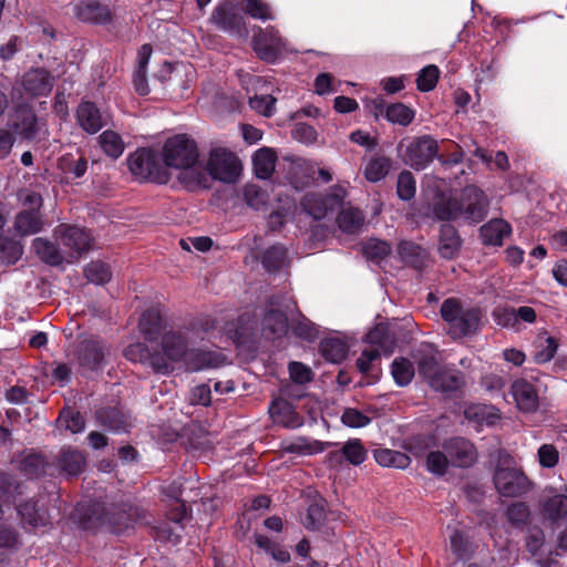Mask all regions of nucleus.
Segmentation results:
<instances>
[{"label":"nucleus","instance_id":"14","mask_svg":"<svg viewBox=\"0 0 567 567\" xmlns=\"http://www.w3.org/2000/svg\"><path fill=\"white\" fill-rule=\"evenodd\" d=\"M251 44L257 56L267 63H275L285 48L279 31L274 27L258 28V32L252 37Z\"/></svg>","mask_w":567,"mask_h":567},{"label":"nucleus","instance_id":"5","mask_svg":"<svg viewBox=\"0 0 567 567\" xmlns=\"http://www.w3.org/2000/svg\"><path fill=\"white\" fill-rule=\"evenodd\" d=\"M440 313L449 324V334L453 339H461L475 333L480 324V310L464 308L456 298H447L443 301Z\"/></svg>","mask_w":567,"mask_h":567},{"label":"nucleus","instance_id":"17","mask_svg":"<svg viewBox=\"0 0 567 567\" xmlns=\"http://www.w3.org/2000/svg\"><path fill=\"white\" fill-rule=\"evenodd\" d=\"M97 424L111 432H127L132 426L131 415L120 405H105L95 411Z\"/></svg>","mask_w":567,"mask_h":567},{"label":"nucleus","instance_id":"44","mask_svg":"<svg viewBox=\"0 0 567 567\" xmlns=\"http://www.w3.org/2000/svg\"><path fill=\"white\" fill-rule=\"evenodd\" d=\"M390 252V246L385 241L369 239L363 246V255L367 259L380 265L386 262V256Z\"/></svg>","mask_w":567,"mask_h":567},{"label":"nucleus","instance_id":"64","mask_svg":"<svg viewBox=\"0 0 567 567\" xmlns=\"http://www.w3.org/2000/svg\"><path fill=\"white\" fill-rule=\"evenodd\" d=\"M63 169L65 173L73 175L74 178H80L87 169V161L84 157H79L78 159L64 157Z\"/></svg>","mask_w":567,"mask_h":567},{"label":"nucleus","instance_id":"57","mask_svg":"<svg viewBox=\"0 0 567 567\" xmlns=\"http://www.w3.org/2000/svg\"><path fill=\"white\" fill-rule=\"evenodd\" d=\"M539 465L544 468H553L558 464L559 452L553 444H543L537 451Z\"/></svg>","mask_w":567,"mask_h":567},{"label":"nucleus","instance_id":"7","mask_svg":"<svg viewBox=\"0 0 567 567\" xmlns=\"http://www.w3.org/2000/svg\"><path fill=\"white\" fill-rule=\"evenodd\" d=\"M131 173L148 182L166 184L169 181L167 169L162 165L156 152L151 148H138L127 158Z\"/></svg>","mask_w":567,"mask_h":567},{"label":"nucleus","instance_id":"4","mask_svg":"<svg viewBox=\"0 0 567 567\" xmlns=\"http://www.w3.org/2000/svg\"><path fill=\"white\" fill-rule=\"evenodd\" d=\"M513 458L508 454H499L493 482L497 493L503 497H520L530 493L535 484L520 467L512 466Z\"/></svg>","mask_w":567,"mask_h":567},{"label":"nucleus","instance_id":"13","mask_svg":"<svg viewBox=\"0 0 567 567\" xmlns=\"http://www.w3.org/2000/svg\"><path fill=\"white\" fill-rule=\"evenodd\" d=\"M210 21L221 31L238 38H246L248 30L244 17L230 1L219 3L210 16Z\"/></svg>","mask_w":567,"mask_h":567},{"label":"nucleus","instance_id":"8","mask_svg":"<svg viewBox=\"0 0 567 567\" xmlns=\"http://www.w3.org/2000/svg\"><path fill=\"white\" fill-rule=\"evenodd\" d=\"M437 142L430 135L406 138L398 145L399 155L415 169L425 168L437 155Z\"/></svg>","mask_w":567,"mask_h":567},{"label":"nucleus","instance_id":"48","mask_svg":"<svg viewBox=\"0 0 567 567\" xmlns=\"http://www.w3.org/2000/svg\"><path fill=\"white\" fill-rule=\"evenodd\" d=\"M244 199L249 207L258 210L266 205L268 195L258 185L247 184L244 187Z\"/></svg>","mask_w":567,"mask_h":567},{"label":"nucleus","instance_id":"23","mask_svg":"<svg viewBox=\"0 0 567 567\" xmlns=\"http://www.w3.org/2000/svg\"><path fill=\"white\" fill-rule=\"evenodd\" d=\"M289 322L287 315L278 309H268L261 319V332L267 340H277L287 334Z\"/></svg>","mask_w":567,"mask_h":567},{"label":"nucleus","instance_id":"28","mask_svg":"<svg viewBox=\"0 0 567 567\" xmlns=\"http://www.w3.org/2000/svg\"><path fill=\"white\" fill-rule=\"evenodd\" d=\"M32 248L37 256L47 265L60 266L65 258L60 248L49 239L37 237L32 240Z\"/></svg>","mask_w":567,"mask_h":567},{"label":"nucleus","instance_id":"35","mask_svg":"<svg viewBox=\"0 0 567 567\" xmlns=\"http://www.w3.org/2000/svg\"><path fill=\"white\" fill-rule=\"evenodd\" d=\"M287 248L276 244L267 248L261 255V264L269 272L279 271L287 262Z\"/></svg>","mask_w":567,"mask_h":567},{"label":"nucleus","instance_id":"51","mask_svg":"<svg viewBox=\"0 0 567 567\" xmlns=\"http://www.w3.org/2000/svg\"><path fill=\"white\" fill-rule=\"evenodd\" d=\"M449 464L451 462L445 452H431L426 457V468L435 475H444Z\"/></svg>","mask_w":567,"mask_h":567},{"label":"nucleus","instance_id":"58","mask_svg":"<svg viewBox=\"0 0 567 567\" xmlns=\"http://www.w3.org/2000/svg\"><path fill=\"white\" fill-rule=\"evenodd\" d=\"M415 117V111L403 104L392 103V124L408 126Z\"/></svg>","mask_w":567,"mask_h":567},{"label":"nucleus","instance_id":"18","mask_svg":"<svg viewBox=\"0 0 567 567\" xmlns=\"http://www.w3.org/2000/svg\"><path fill=\"white\" fill-rule=\"evenodd\" d=\"M53 465L59 470L60 474L75 477L84 471L86 458L78 449L65 446L54 457Z\"/></svg>","mask_w":567,"mask_h":567},{"label":"nucleus","instance_id":"30","mask_svg":"<svg viewBox=\"0 0 567 567\" xmlns=\"http://www.w3.org/2000/svg\"><path fill=\"white\" fill-rule=\"evenodd\" d=\"M364 216L358 208H342L337 217L338 227L342 233L354 235L363 227Z\"/></svg>","mask_w":567,"mask_h":567},{"label":"nucleus","instance_id":"56","mask_svg":"<svg viewBox=\"0 0 567 567\" xmlns=\"http://www.w3.org/2000/svg\"><path fill=\"white\" fill-rule=\"evenodd\" d=\"M341 421L349 427H363L370 423V417L354 408L344 409Z\"/></svg>","mask_w":567,"mask_h":567},{"label":"nucleus","instance_id":"42","mask_svg":"<svg viewBox=\"0 0 567 567\" xmlns=\"http://www.w3.org/2000/svg\"><path fill=\"white\" fill-rule=\"evenodd\" d=\"M84 275L89 281L103 285L111 280L112 271L107 264L101 260H93L85 267Z\"/></svg>","mask_w":567,"mask_h":567},{"label":"nucleus","instance_id":"20","mask_svg":"<svg viewBox=\"0 0 567 567\" xmlns=\"http://www.w3.org/2000/svg\"><path fill=\"white\" fill-rule=\"evenodd\" d=\"M73 12L80 21L86 23L105 24L112 20L109 7L97 0H82L74 4Z\"/></svg>","mask_w":567,"mask_h":567},{"label":"nucleus","instance_id":"63","mask_svg":"<svg viewBox=\"0 0 567 567\" xmlns=\"http://www.w3.org/2000/svg\"><path fill=\"white\" fill-rule=\"evenodd\" d=\"M289 374L293 382L305 384L311 381L312 371L301 362L292 361L289 363Z\"/></svg>","mask_w":567,"mask_h":567},{"label":"nucleus","instance_id":"39","mask_svg":"<svg viewBox=\"0 0 567 567\" xmlns=\"http://www.w3.org/2000/svg\"><path fill=\"white\" fill-rule=\"evenodd\" d=\"M48 463L40 454L25 455L20 464L19 470L28 478H37L45 471Z\"/></svg>","mask_w":567,"mask_h":567},{"label":"nucleus","instance_id":"31","mask_svg":"<svg viewBox=\"0 0 567 567\" xmlns=\"http://www.w3.org/2000/svg\"><path fill=\"white\" fill-rule=\"evenodd\" d=\"M18 513L24 525L31 528L45 526L48 522L47 514L38 507V502L34 499L25 501L18 506Z\"/></svg>","mask_w":567,"mask_h":567},{"label":"nucleus","instance_id":"11","mask_svg":"<svg viewBox=\"0 0 567 567\" xmlns=\"http://www.w3.org/2000/svg\"><path fill=\"white\" fill-rule=\"evenodd\" d=\"M109 349L105 342L95 334H81L74 346V357L78 364L90 371L101 369Z\"/></svg>","mask_w":567,"mask_h":567},{"label":"nucleus","instance_id":"2","mask_svg":"<svg viewBox=\"0 0 567 567\" xmlns=\"http://www.w3.org/2000/svg\"><path fill=\"white\" fill-rule=\"evenodd\" d=\"M150 518L145 509L131 504H96L89 508L81 524L84 529L105 528L110 533L122 534L134 525H150Z\"/></svg>","mask_w":567,"mask_h":567},{"label":"nucleus","instance_id":"34","mask_svg":"<svg viewBox=\"0 0 567 567\" xmlns=\"http://www.w3.org/2000/svg\"><path fill=\"white\" fill-rule=\"evenodd\" d=\"M252 165L255 175L260 179H267L275 172L276 155L270 148H260L252 157Z\"/></svg>","mask_w":567,"mask_h":567},{"label":"nucleus","instance_id":"29","mask_svg":"<svg viewBox=\"0 0 567 567\" xmlns=\"http://www.w3.org/2000/svg\"><path fill=\"white\" fill-rule=\"evenodd\" d=\"M485 245L501 246L506 236L511 234V226L503 219H493L480 229Z\"/></svg>","mask_w":567,"mask_h":567},{"label":"nucleus","instance_id":"10","mask_svg":"<svg viewBox=\"0 0 567 567\" xmlns=\"http://www.w3.org/2000/svg\"><path fill=\"white\" fill-rule=\"evenodd\" d=\"M206 169L217 181L235 183L241 173V162L235 153L224 147L213 148L207 159Z\"/></svg>","mask_w":567,"mask_h":567},{"label":"nucleus","instance_id":"21","mask_svg":"<svg viewBox=\"0 0 567 567\" xmlns=\"http://www.w3.org/2000/svg\"><path fill=\"white\" fill-rule=\"evenodd\" d=\"M511 393L519 411L535 412L538 409L539 398L537 390L526 379L515 380L512 383Z\"/></svg>","mask_w":567,"mask_h":567},{"label":"nucleus","instance_id":"40","mask_svg":"<svg viewBox=\"0 0 567 567\" xmlns=\"http://www.w3.org/2000/svg\"><path fill=\"white\" fill-rule=\"evenodd\" d=\"M401 260L415 268L421 267L424 260V250L412 241H402L398 247Z\"/></svg>","mask_w":567,"mask_h":567},{"label":"nucleus","instance_id":"60","mask_svg":"<svg viewBox=\"0 0 567 567\" xmlns=\"http://www.w3.org/2000/svg\"><path fill=\"white\" fill-rule=\"evenodd\" d=\"M320 195H311L306 197L303 206L306 212L312 216L316 220H320L327 217L329 210L324 203L321 202Z\"/></svg>","mask_w":567,"mask_h":567},{"label":"nucleus","instance_id":"50","mask_svg":"<svg viewBox=\"0 0 567 567\" xmlns=\"http://www.w3.org/2000/svg\"><path fill=\"white\" fill-rule=\"evenodd\" d=\"M390 162L388 158H374L369 162L364 169V175L370 182H379L388 175Z\"/></svg>","mask_w":567,"mask_h":567},{"label":"nucleus","instance_id":"15","mask_svg":"<svg viewBox=\"0 0 567 567\" xmlns=\"http://www.w3.org/2000/svg\"><path fill=\"white\" fill-rule=\"evenodd\" d=\"M24 93L31 97L47 96L54 85V78L44 68H31L21 78Z\"/></svg>","mask_w":567,"mask_h":567},{"label":"nucleus","instance_id":"47","mask_svg":"<svg viewBox=\"0 0 567 567\" xmlns=\"http://www.w3.org/2000/svg\"><path fill=\"white\" fill-rule=\"evenodd\" d=\"M58 421L70 432L81 433L85 429V420L79 411L63 410L61 411Z\"/></svg>","mask_w":567,"mask_h":567},{"label":"nucleus","instance_id":"43","mask_svg":"<svg viewBox=\"0 0 567 567\" xmlns=\"http://www.w3.org/2000/svg\"><path fill=\"white\" fill-rule=\"evenodd\" d=\"M440 69L429 64L420 70L416 76V87L420 92H430L435 89L440 79Z\"/></svg>","mask_w":567,"mask_h":567},{"label":"nucleus","instance_id":"37","mask_svg":"<svg viewBox=\"0 0 567 567\" xmlns=\"http://www.w3.org/2000/svg\"><path fill=\"white\" fill-rule=\"evenodd\" d=\"M99 143L102 151L113 159L118 158L125 148L122 136L112 130L104 131L99 136Z\"/></svg>","mask_w":567,"mask_h":567},{"label":"nucleus","instance_id":"6","mask_svg":"<svg viewBox=\"0 0 567 567\" xmlns=\"http://www.w3.org/2000/svg\"><path fill=\"white\" fill-rule=\"evenodd\" d=\"M164 163L168 167L185 169L183 179L193 175V171H187L196 164L198 159V150L194 140L185 134H178L167 138L163 147Z\"/></svg>","mask_w":567,"mask_h":567},{"label":"nucleus","instance_id":"54","mask_svg":"<svg viewBox=\"0 0 567 567\" xmlns=\"http://www.w3.org/2000/svg\"><path fill=\"white\" fill-rule=\"evenodd\" d=\"M292 333L302 340L313 341L317 339L318 330L316 326L305 317L292 324Z\"/></svg>","mask_w":567,"mask_h":567},{"label":"nucleus","instance_id":"26","mask_svg":"<svg viewBox=\"0 0 567 567\" xmlns=\"http://www.w3.org/2000/svg\"><path fill=\"white\" fill-rule=\"evenodd\" d=\"M462 245V239L456 228L450 224H443L440 228L439 252L445 259L456 256Z\"/></svg>","mask_w":567,"mask_h":567},{"label":"nucleus","instance_id":"12","mask_svg":"<svg viewBox=\"0 0 567 567\" xmlns=\"http://www.w3.org/2000/svg\"><path fill=\"white\" fill-rule=\"evenodd\" d=\"M53 233L61 245L68 249L71 258H80L91 249L94 243L90 230L74 225L61 224L54 228Z\"/></svg>","mask_w":567,"mask_h":567},{"label":"nucleus","instance_id":"27","mask_svg":"<svg viewBox=\"0 0 567 567\" xmlns=\"http://www.w3.org/2000/svg\"><path fill=\"white\" fill-rule=\"evenodd\" d=\"M43 220L37 209H25L17 214L14 230L22 237L38 234L43 229Z\"/></svg>","mask_w":567,"mask_h":567},{"label":"nucleus","instance_id":"33","mask_svg":"<svg viewBox=\"0 0 567 567\" xmlns=\"http://www.w3.org/2000/svg\"><path fill=\"white\" fill-rule=\"evenodd\" d=\"M504 516L512 528L522 530L529 522L530 509L525 502H513L506 506Z\"/></svg>","mask_w":567,"mask_h":567},{"label":"nucleus","instance_id":"59","mask_svg":"<svg viewBox=\"0 0 567 567\" xmlns=\"http://www.w3.org/2000/svg\"><path fill=\"white\" fill-rule=\"evenodd\" d=\"M364 103L365 107L375 117V120L382 117L386 121H390V105L384 101L383 97H367Z\"/></svg>","mask_w":567,"mask_h":567},{"label":"nucleus","instance_id":"52","mask_svg":"<svg viewBox=\"0 0 567 567\" xmlns=\"http://www.w3.org/2000/svg\"><path fill=\"white\" fill-rule=\"evenodd\" d=\"M151 535L161 543L176 545L181 542V535L177 534L168 523H161L151 527Z\"/></svg>","mask_w":567,"mask_h":567},{"label":"nucleus","instance_id":"38","mask_svg":"<svg viewBox=\"0 0 567 567\" xmlns=\"http://www.w3.org/2000/svg\"><path fill=\"white\" fill-rule=\"evenodd\" d=\"M23 254L20 241L0 234V259L8 265H14Z\"/></svg>","mask_w":567,"mask_h":567},{"label":"nucleus","instance_id":"3","mask_svg":"<svg viewBox=\"0 0 567 567\" xmlns=\"http://www.w3.org/2000/svg\"><path fill=\"white\" fill-rule=\"evenodd\" d=\"M417 371L431 389L446 395L458 391L465 383L462 372L441 365L434 355H423L417 362Z\"/></svg>","mask_w":567,"mask_h":567},{"label":"nucleus","instance_id":"22","mask_svg":"<svg viewBox=\"0 0 567 567\" xmlns=\"http://www.w3.org/2000/svg\"><path fill=\"white\" fill-rule=\"evenodd\" d=\"M269 413L275 423L287 429H298L303 424V417L291 403L284 399L274 400L269 406Z\"/></svg>","mask_w":567,"mask_h":567},{"label":"nucleus","instance_id":"9","mask_svg":"<svg viewBox=\"0 0 567 567\" xmlns=\"http://www.w3.org/2000/svg\"><path fill=\"white\" fill-rule=\"evenodd\" d=\"M538 508L543 522L550 527L559 526L567 520V485L559 488L546 486Z\"/></svg>","mask_w":567,"mask_h":567},{"label":"nucleus","instance_id":"49","mask_svg":"<svg viewBox=\"0 0 567 567\" xmlns=\"http://www.w3.org/2000/svg\"><path fill=\"white\" fill-rule=\"evenodd\" d=\"M276 97L270 94H261L249 97V106L264 116H271L275 113Z\"/></svg>","mask_w":567,"mask_h":567},{"label":"nucleus","instance_id":"45","mask_svg":"<svg viewBox=\"0 0 567 567\" xmlns=\"http://www.w3.org/2000/svg\"><path fill=\"white\" fill-rule=\"evenodd\" d=\"M341 453L352 465H360L365 461L367 450L359 439L349 440L343 444Z\"/></svg>","mask_w":567,"mask_h":567},{"label":"nucleus","instance_id":"19","mask_svg":"<svg viewBox=\"0 0 567 567\" xmlns=\"http://www.w3.org/2000/svg\"><path fill=\"white\" fill-rule=\"evenodd\" d=\"M76 121L87 134H95L107 124V117L90 101H82L76 109Z\"/></svg>","mask_w":567,"mask_h":567},{"label":"nucleus","instance_id":"41","mask_svg":"<svg viewBox=\"0 0 567 567\" xmlns=\"http://www.w3.org/2000/svg\"><path fill=\"white\" fill-rule=\"evenodd\" d=\"M415 374L413 363L404 358L395 359L392 362V378L400 386L408 385Z\"/></svg>","mask_w":567,"mask_h":567},{"label":"nucleus","instance_id":"25","mask_svg":"<svg viewBox=\"0 0 567 567\" xmlns=\"http://www.w3.org/2000/svg\"><path fill=\"white\" fill-rule=\"evenodd\" d=\"M12 128L17 135L27 141H32L39 133L38 117L34 111L28 106L18 107Z\"/></svg>","mask_w":567,"mask_h":567},{"label":"nucleus","instance_id":"24","mask_svg":"<svg viewBox=\"0 0 567 567\" xmlns=\"http://www.w3.org/2000/svg\"><path fill=\"white\" fill-rule=\"evenodd\" d=\"M161 347L169 361L177 362L185 358L188 352V341L183 331H166L161 339Z\"/></svg>","mask_w":567,"mask_h":567},{"label":"nucleus","instance_id":"61","mask_svg":"<svg viewBox=\"0 0 567 567\" xmlns=\"http://www.w3.org/2000/svg\"><path fill=\"white\" fill-rule=\"evenodd\" d=\"M19 545L18 530L12 526L0 524V548L17 549Z\"/></svg>","mask_w":567,"mask_h":567},{"label":"nucleus","instance_id":"1","mask_svg":"<svg viewBox=\"0 0 567 567\" xmlns=\"http://www.w3.org/2000/svg\"><path fill=\"white\" fill-rule=\"evenodd\" d=\"M489 202L485 193L475 185H467L460 195L439 193L432 204L434 217L442 221L460 218L470 224L481 223L487 215Z\"/></svg>","mask_w":567,"mask_h":567},{"label":"nucleus","instance_id":"16","mask_svg":"<svg viewBox=\"0 0 567 567\" xmlns=\"http://www.w3.org/2000/svg\"><path fill=\"white\" fill-rule=\"evenodd\" d=\"M451 465L456 467H470L477 460V451L474 444L464 437H452L443 444Z\"/></svg>","mask_w":567,"mask_h":567},{"label":"nucleus","instance_id":"62","mask_svg":"<svg viewBox=\"0 0 567 567\" xmlns=\"http://www.w3.org/2000/svg\"><path fill=\"white\" fill-rule=\"evenodd\" d=\"M344 196L346 190L340 186H333L329 193L320 195L321 202L324 203L329 213L342 207Z\"/></svg>","mask_w":567,"mask_h":567},{"label":"nucleus","instance_id":"55","mask_svg":"<svg viewBox=\"0 0 567 567\" xmlns=\"http://www.w3.org/2000/svg\"><path fill=\"white\" fill-rule=\"evenodd\" d=\"M326 518V512L322 505L318 503L311 504L307 509V515L305 517V526L308 529H319L323 524Z\"/></svg>","mask_w":567,"mask_h":567},{"label":"nucleus","instance_id":"32","mask_svg":"<svg viewBox=\"0 0 567 567\" xmlns=\"http://www.w3.org/2000/svg\"><path fill=\"white\" fill-rule=\"evenodd\" d=\"M138 329L145 340L155 341L162 329V317L159 312L154 308L145 310L140 318Z\"/></svg>","mask_w":567,"mask_h":567},{"label":"nucleus","instance_id":"36","mask_svg":"<svg viewBox=\"0 0 567 567\" xmlns=\"http://www.w3.org/2000/svg\"><path fill=\"white\" fill-rule=\"evenodd\" d=\"M320 352L322 357L332 363H341L348 355V344L338 338H328L321 341Z\"/></svg>","mask_w":567,"mask_h":567},{"label":"nucleus","instance_id":"53","mask_svg":"<svg viewBox=\"0 0 567 567\" xmlns=\"http://www.w3.org/2000/svg\"><path fill=\"white\" fill-rule=\"evenodd\" d=\"M244 10L254 19H259L262 21L274 19L268 4L260 0H246Z\"/></svg>","mask_w":567,"mask_h":567},{"label":"nucleus","instance_id":"46","mask_svg":"<svg viewBox=\"0 0 567 567\" xmlns=\"http://www.w3.org/2000/svg\"><path fill=\"white\" fill-rule=\"evenodd\" d=\"M416 182L409 171L400 173L396 182V194L402 200H410L415 196Z\"/></svg>","mask_w":567,"mask_h":567}]
</instances>
